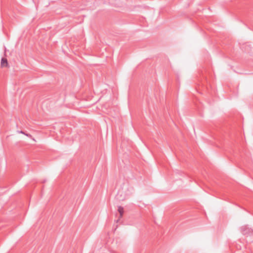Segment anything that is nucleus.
<instances>
[{
  "label": "nucleus",
  "instance_id": "1",
  "mask_svg": "<svg viewBox=\"0 0 253 253\" xmlns=\"http://www.w3.org/2000/svg\"><path fill=\"white\" fill-rule=\"evenodd\" d=\"M0 67H1V68H8V61L6 58H2L1 59V62H0Z\"/></svg>",
  "mask_w": 253,
  "mask_h": 253
},
{
  "label": "nucleus",
  "instance_id": "2",
  "mask_svg": "<svg viewBox=\"0 0 253 253\" xmlns=\"http://www.w3.org/2000/svg\"><path fill=\"white\" fill-rule=\"evenodd\" d=\"M118 211L120 213L121 216L123 215V214L124 213V209L122 207H119Z\"/></svg>",
  "mask_w": 253,
  "mask_h": 253
}]
</instances>
